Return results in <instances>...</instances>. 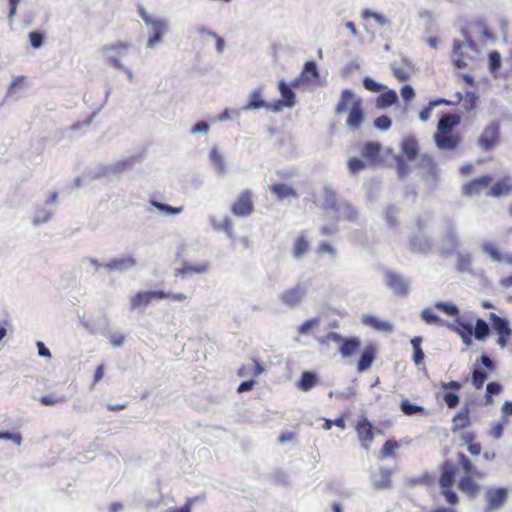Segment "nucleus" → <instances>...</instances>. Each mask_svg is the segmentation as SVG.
Returning a JSON list of instances; mask_svg holds the SVG:
<instances>
[{
  "label": "nucleus",
  "instance_id": "obj_8",
  "mask_svg": "<svg viewBox=\"0 0 512 512\" xmlns=\"http://www.w3.org/2000/svg\"><path fill=\"white\" fill-rule=\"evenodd\" d=\"M307 294V288L303 283H298L295 286L284 291L280 296L282 304L289 308L298 306Z\"/></svg>",
  "mask_w": 512,
  "mask_h": 512
},
{
  "label": "nucleus",
  "instance_id": "obj_35",
  "mask_svg": "<svg viewBox=\"0 0 512 512\" xmlns=\"http://www.w3.org/2000/svg\"><path fill=\"white\" fill-rule=\"evenodd\" d=\"M54 212V209L47 206L37 207L32 215L33 224L37 225L50 221Z\"/></svg>",
  "mask_w": 512,
  "mask_h": 512
},
{
  "label": "nucleus",
  "instance_id": "obj_49",
  "mask_svg": "<svg viewBox=\"0 0 512 512\" xmlns=\"http://www.w3.org/2000/svg\"><path fill=\"white\" fill-rule=\"evenodd\" d=\"M435 308L444 312L445 314L449 315V316H457L459 315V309L458 307L451 303V302H436L435 303Z\"/></svg>",
  "mask_w": 512,
  "mask_h": 512
},
{
  "label": "nucleus",
  "instance_id": "obj_30",
  "mask_svg": "<svg viewBox=\"0 0 512 512\" xmlns=\"http://www.w3.org/2000/svg\"><path fill=\"white\" fill-rule=\"evenodd\" d=\"M418 142L414 137H408L401 144V152L409 161H413L418 155Z\"/></svg>",
  "mask_w": 512,
  "mask_h": 512
},
{
  "label": "nucleus",
  "instance_id": "obj_34",
  "mask_svg": "<svg viewBox=\"0 0 512 512\" xmlns=\"http://www.w3.org/2000/svg\"><path fill=\"white\" fill-rule=\"evenodd\" d=\"M398 102V95L395 90H388L380 94L376 99V107L385 109Z\"/></svg>",
  "mask_w": 512,
  "mask_h": 512
},
{
  "label": "nucleus",
  "instance_id": "obj_37",
  "mask_svg": "<svg viewBox=\"0 0 512 512\" xmlns=\"http://www.w3.org/2000/svg\"><path fill=\"white\" fill-rule=\"evenodd\" d=\"M151 302L150 294L148 292H138L130 299V309H145Z\"/></svg>",
  "mask_w": 512,
  "mask_h": 512
},
{
  "label": "nucleus",
  "instance_id": "obj_45",
  "mask_svg": "<svg viewBox=\"0 0 512 512\" xmlns=\"http://www.w3.org/2000/svg\"><path fill=\"white\" fill-rule=\"evenodd\" d=\"M151 205L153 207H155L157 210H159L160 212L164 213L165 215H168V216H175V215H179L181 212H182V207H173V206H170L168 204H164V203H161V202H158L156 200H152L151 201Z\"/></svg>",
  "mask_w": 512,
  "mask_h": 512
},
{
  "label": "nucleus",
  "instance_id": "obj_2",
  "mask_svg": "<svg viewBox=\"0 0 512 512\" xmlns=\"http://www.w3.org/2000/svg\"><path fill=\"white\" fill-rule=\"evenodd\" d=\"M131 45L126 41H113L106 43L99 48V54L103 57L104 63L114 69L122 68V57L130 49Z\"/></svg>",
  "mask_w": 512,
  "mask_h": 512
},
{
  "label": "nucleus",
  "instance_id": "obj_32",
  "mask_svg": "<svg viewBox=\"0 0 512 512\" xmlns=\"http://www.w3.org/2000/svg\"><path fill=\"white\" fill-rule=\"evenodd\" d=\"M309 242L306 237L301 233L292 245V255L295 260H300L309 250Z\"/></svg>",
  "mask_w": 512,
  "mask_h": 512
},
{
  "label": "nucleus",
  "instance_id": "obj_44",
  "mask_svg": "<svg viewBox=\"0 0 512 512\" xmlns=\"http://www.w3.org/2000/svg\"><path fill=\"white\" fill-rule=\"evenodd\" d=\"M482 251L485 255L489 256L494 262L502 263L504 254H502L494 245L489 242H484L481 245Z\"/></svg>",
  "mask_w": 512,
  "mask_h": 512
},
{
  "label": "nucleus",
  "instance_id": "obj_21",
  "mask_svg": "<svg viewBox=\"0 0 512 512\" xmlns=\"http://www.w3.org/2000/svg\"><path fill=\"white\" fill-rule=\"evenodd\" d=\"M364 121V113L359 100L353 103L347 119V126L352 130H357Z\"/></svg>",
  "mask_w": 512,
  "mask_h": 512
},
{
  "label": "nucleus",
  "instance_id": "obj_23",
  "mask_svg": "<svg viewBox=\"0 0 512 512\" xmlns=\"http://www.w3.org/2000/svg\"><path fill=\"white\" fill-rule=\"evenodd\" d=\"M264 86L260 85L252 90L249 96V102L242 108L245 111L257 110L266 106V101L262 99Z\"/></svg>",
  "mask_w": 512,
  "mask_h": 512
},
{
  "label": "nucleus",
  "instance_id": "obj_4",
  "mask_svg": "<svg viewBox=\"0 0 512 512\" xmlns=\"http://www.w3.org/2000/svg\"><path fill=\"white\" fill-rule=\"evenodd\" d=\"M457 227L451 221H446L441 236L440 250L443 255H452L460 247Z\"/></svg>",
  "mask_w": 512,
  "mask_h": 512
},
{
  "label": "nucleus",
  "instance_id": "obj_5",
  "mask_svg": "<svg viewBox=\"0 0 512 512\" xmlns=\"http://www.w3.org/2000/svg\"><path fill=\"white\" fill-rule=\"evenodd\" d=\"M509 489L505 487H489L485 491L486 506L483 512H497L507 503Z\"/></svg>",
  "mask_w": 512,
  "mask_h": 512
},
{
  "label": "nucleus",
  "instance_id": "obj_62",
  "mask_svg": "<svg viewBox=\"0 0 512 512\" xmlns=\"http://www.w3.org/2000/svg\"><path fill=\"white\" fill-rule=\"evenodd\" d=\"M396 164H397V173L399 177L403 178L408 175L409 173V166L404 161L403 157L401 155H397L395 157Z\"/></svg>",
  "mask_w": 512,
  "mask_h": 512
},
{
  "label": "nucleus",
  "instance_id": "obj_1",
  "mask_svg": "<svg viewBox=\"0 0 512 512\" xmlns=\"http://www.w3.org/2000/svg\"><path fill=\"white\" fill-rule=\"evenodd\" d=\"M316 340L320 345H328L329 342L338 344L339 353L342 358L351 357L361 346V341L358 337L344 338L336 332H329L325 336L317 337Z\"/></svg>",
  "mask_w": 512,
  "mask_h": 512
},
{
  "label": "nucleus",
  "instance_id": "obj_63",
  "mask_svg": "<svg viewBox=\"0 0 512 512\" xmlns=\"http://www.w3.org/2000/svg\"><path fill=\"white\" fill-rule=\"evenodd\" d=\"M478 97L474 92L467 91L465 93L464 108L467 111L473 110L476 107Z\"/></svg>",
  "mask_w": 512,
  "mask_h": 512
},
{
  "label": "nucleus",
  "instance_id": "obj_12",
  "mask_svg": "<svg viewBox=\"0 0 512 512\" xmlns=\"http://www.w3.org/2000/svg\"><path fill=\"white\" fill-rule=\"evenodd\" d=\"M137 265V261L132 256L111 259L104 264V268L108 271L126 272L133 269Z\"/></svg>",
  "mask_w": 512,
  "mask_h": 512
},
{
  "label": "nucleus",
  "instance_id": "obj_20",
  "mask_svg": "<svg viewBox=\"0 0 512 512\" xmlns=\"http://www.w3.org/2000/svg\"><path fill=\"white\" fill-rule=\"evenodd\" d=\"M380 148L378 142H367L361 148V155L370 165H375L381 162Z\"/></svg>",
  "mask_w": 512,
  "mask_h": 512
},
{
  "label": "nucleus",
  "instance_id": "obj_53",
  "mask_svg": "<svg viewBox=\"0 0 512 512\" xmlns=\"http://www.w3.org/2000/svg\"><path fill=\"white\" fill-rule=\"evenodd\" d=\"M488 375L480 369H474L472 373V384L476 389L482 388L484 382L487 380Z\"/></svg>",
  "mask_w": 512,
  "mask_h": 512
},
{
  "label": "nucleus",
  "instance_id": "obj_19",
  "mask_svg": "<svg viewBox=\"0 0 512 512\" xmlns=\"http://www.w3.org/2000/svg\"><path fill=\"white\" fill-rule=\"evenodd\" d=\"M361 322L364 325L372 327L376 331L383 333H392L394 328L390 322L381 320L371 314L362 315Z\"/></svg>",
  "mask_w": 512,
  "mask_h": 512
},
{
  "label": "nucleus",
  "instance_id": "obj_47",
  "mask_svg": "<svg viewBox=\"0 0 512 512\" xmlns=\"http://www.w3.org/2000/svg\"><path fill=\"white\" fill-rule=\"evenodd\" d=\"M353 93L349 89H344L341 93L340 102L336 106V113L340 114L348 109V103L352 100Z\"/></svg>",
  "mask_w": 512,
  "mask_h": 512
},
{
  "label": "nucleus",
  "instance_id": "obj_7",
  "mask_svg": "<svg viewBox=\"0 0 512 512\" xmlns=\"http://www.w3.org/2000/svg\"><path fill=\"white\" fill-rule=\"evenodd\" d=\"M500 125L498 122H491L482 131L478 138V145L485 151L492 150L499 141Z\"/></svg>",
  "mask_w": 512,
  "mask_h": 512
},
{
  "label": "nucleus",
  "instance_id": "obj_11",
  "mask_svg": "<svg viewBox=\"0 0 512 512\" xmlns=\"http://www.w3.org/2000/svg\"><path fill=\"white\" fill-rule=\"evenodd\" d=\"M447 327L456 332L466 346L472 344L473 326L471 323L464 322L460 317H457L455 323L447 324Z\"/></svg>",
  "mask_w": 512,
  "mask_h": 512
},
{
  "label": "nucleus",
  "instance_id": "obj_54",
  "mask_svg": "<svg viewBox=\"0 0 512 512\" xmlns=\"http://www.w3.org/2000/svg\"><path fill=\"white\" fill-rule=\"evenodd\" d=\"M310 76H312L313 78H317L319 76L317 65L313 61L306 62L302 72V77L305 78L306 80H310Z\"/></svg>",
  "mask_w": 512,
  "mask_h": 512
},
{
  "label": "nucleus",
  "instance_id": "obj_17",
  "mask_svg": "<svg viewBox=\"0 0 512 512\" xmlns=\"http://www.w3.org/2000/svg\"><path fill=\"white\" fill-rule=\"evenodd\" d=\"M492 181L491 176H481L463 186V194L467 196L477 195L486 189Z\"/></svg>",
  "mask_w": 512,
  "mask_h": 512
},
{
  "label": "nucleus",
  "instance_id": "obj_14",
  "mask_svg": "<svg viewBox=\"0 0 512 512\" xmlns=\"http://www.w3.org/2000/svg\"><path fill=\"white\" fill-rule=\"evenodd\" d=\"M372 430V424L367 419L359 421L356 425L357 435L364 449H368L374 439Z\"/></svg>",
  "mask_w": 512,
  "mask_h": 512
},
{
  "label": "nucleus",
  "instance_id": "obj_57",
  "mask_svg": "<svg viewBox=\"0 0 512 512\" xmlns=\"http://www.w3.org/2000/svg\"><path fill=\"white\" fill-rule=\"evenodd\" d=\"M363 86L365 87L366 90L371 92H380L386 88L383 84L376 82L369 76L364 77Z\"/></svg>",
  "mask_w": 512,
  "mask_h": 512
},
{
  "label": "nucleus",
  "instance_id": "obj_9",
  "mask_svg": "<svg viewBox=\"0 0 512 512\" xmlns=\"http://www.w3.org/2000/svg\"><path fill=\"white\" fill-rule=\"evenodd\" d=\"M252 192L250 190L243 191L233 203L231 211L235 216L246 217L253 212V204L251 201Z\"/></svg>",
  "mask_w": 512,
  "mask_h": 512
},
{
  "label": "nucleus",
  "instance_id": "obj_61",
  "mask_svg": "<svg viewBox=\"0 0 512 512\" xmlns=\"http://www.w3.org/2000/svg\"><path fill=\"white\" fill-rule=\"evenodd\" d=\"M66 401L64 396L47 395L40 398V403L44 406H53Z\"/></svg>",
  "mask_w": 512,
  "mask_h": 512
},
{
  "label": "nucleus",
  "instance_id": "obj_10",
  "mask_svg": "<svg viewBox=\"0 0 512 512\" xmlns=\"http://www.w3.org/2000/svg\"><path fill=\"white\" fill-rule=\"evenodd\" d=\"M386 284L398 296H405L409 292L410 282L398 273L388 271Z\"/></svg>",
  "mask_w": 512,
  "mask_h": 512
},
{
  "label": "nucleus",
  "instance_id": "obj_6",
  "mask_svg": "<svg viewBox=\"0 0 512 512\" xmlns=\"http://www.w3.org/2000/svg\"><path fill=\"white\" fill-rule=\"evenodd\" d=\"M489 320L492 322L494 331L498 334L497 343L501 348H505L508 343V338L512 334L509 321L506 318H502L495 313H489Z\"/></svg>",
  "mask_w": 512,
  "mask_h": 512
},
{
  "label": "nucleus",
  "instance_id": "obj_42",
  "mask_svg": "<svg viewBox=\"0 0 512 512\" xmlns=\"http://www.w3.org/2000/svg\"><path fill=\"white\" fill-rule=\"evenodd\" d=\"M458 463L463 469L465 475H475L480 477L482 474L473 466L470 459L463 453H458Z\"/></svg>",
  "mask_w": 512,
  "mask_h": 512
},
{
  "label": "nucleus",
  "instance_id": "obj_13",
  "mask_svg": "<svg viewBox=\"0 0 512 512\" xmlns=\"http://www.w3.org/2000/svg\"><path fill=\"white\" fill-rule=\"evenodd\" d=\"M433 138L436 147L443 151H452L456 149L461 142V137L458 134H434Z\"/></svg>",
  "mask_w": 512,
  "mask_h": 512
},
{
  "label": "nucleus",
  "instance_id": "obj_28",
  "mask_svg": "<svg viewBox=\"0 0 512 512\" xmlns=\"http://www.w3.org/2000/svg\"><path fill=\"white\" fill-rule=\"evenodd\" d=\"M475 475H465L458 481V489L470 495L471 497H475L479 492V485L473 480Z\"/></svg>",
  "mask_w": 512,
  "mask_h": 512
},
{
  "label": "nucleus",
  "instance_id": "obj_3",
  "mask_svg": "<svg viewBox=\"0 0 512 512\" xmlns=\"http://www.w3.org/2000/svg\"><path fill=\"white\" fill-rule=\"evenodd\" d=\"M138 12L144 23L151 26L153 32L146 42V48L154 49L162 42L168 30V22L165 19L153 18L142 6L139 7Z\"/></svg>",
  "mask_w": 512,
  "mask_h": 512
},
{
  "label": "nucleus",
  "instance_id": "obj_26",
  "mask_svg": "<svg viewBox=\"0 0 512 512\" xmlns=\"http://www.w3.org/2000/svg\"><path fill=\"white\" fill-rule=\"evenodd\" d=\"M511 190L512 178L507 176L496 182L488 191L487 195L492 197L506 196L510 193Z\"/></svg>",
  "mask_w": 512,
  "mask_h": 512
},
{
  "label": "nucleus",
  "instance_id": "obj_25",
  "mask_svg": "<svg viewBox=\"0 0 512 512\" xmlns=\"http://www.w3.org/2000/svg\"><path fill=\"white\" fill-rule=\"evenodd\" d=\"M392 471L387 468H380L379 473L374 476L372 486L376 490H385L391 488Z\"/></svg>",
  "mask_w": 512,
  "mask_h": 512
},
{
  "label": "nucleus",
  "instance_id": "obj_15",
  "mask_svg": "<svg viewBox=\"0 0 512 512\" xmlns=\"http://www.w3.org/2000/svg\"><path fill=\"white\" fill-rule=\"evenodd\" d=\"M461 122V118L457 114H444L438 121L437 131L435 134H452L453 128L457 127Z\"/></svg>",
  "mask_w": 512,
  "mask_h": 512
},
{
  "label": "nucleus",
  "instance_id": "obj_38",
  "mask_svg": "<svg viewBox=\"0 0 512 512\" xmlns=\"http://www.w3.org/2000/svg\"><path fill=\"white\" fill-rule=\"evenodd\" d=\"M209 270V263L202 262L196 265L184 264L182 268L178 270V274L181 276L192 275V274H204Z\"/></svg>",
  "mask_w": 512,
  "mask_h": 512
},
{
  "label": "nucleus",
  "instance_id": "obj_48",
  "mask_svg": "<svg viewBox=\"0 0 512 512\" xmlns=\"http://www.w3.org/2000/svg\"><path fill=\"white\" fill-rule=\"evenodd\" d=\"M356 395V387L354 385L347 387L342 391H330L328 396L330 398L336 397L340 400H348Z\"/></svg>",
  "mask_w": 512,
  "mask_h": 512
},
{
  "label": "nucleus",
  "instance_id": "obj_52",
  "mask_svg": "<svg viewBox=\"0 0 512 512\" xmlns=\"http://www.w3.org/2000/svg\"><path fill=\"white\" fill-rule=\"evenodd\" d=\"M319 324L320 319L318 317L308 319L299 326L298 333L301 335H308L311 330L317 327Z\"/></svg>",
  "mask_w": 512,
  "mask_h": 512
},
{
  "label": "nucleus",
  "instance_id": "obj_36",
  "mask_svg": "<svg viewBox=\"0 0 512 512\" xmlns=\"http://www.w3.org/2000/svg\"><path fill=\"white\" fill-rule=\"evenodd\" d=\"M278 89L282 97L281 100L286 105V108H293L296 102L295 93L292 91V89L283 80L279 82Z\"/></svg>",
  "mask_w": 512,
  "mask_h": 512
},
{
  "label": "nucleus",
  "instance_id": "obj_64",
  "mask_svg": "<svg viewBox=\"0 0 512 512\" xmlns=\"http://www.w3.org/2000/svg\"><path fill=\"white\" fill-rule=\"evenodd\" d=\"M391 125H392L391 119L385 115L376 118L374 121L375 128H377L378 130H382V131L388 130L391 127Z\"/></svg>",
  "mask_w": 512,
  "mask_h": 512
},
{
  "label": "nucleus",
  "instance_id": "obj_50",
  "mask_svg": "<svg viewBox=\"0 0 512 512\" xmlns=\"http://www.w3.org/2000/svg\"><path fill=\"white\" fill-rule=\"evenodd\" d=\"M400 409L407 416H412L416 413L423 412L424 410L422 406L412 404L408 400H403L401 402Z\"/></svg>",
  "mask_w": 512,
  "mask_h": 512
},
{
  "label": "nucleus",
  "instance_id": "obj_27",
  "mask_svg": "<svg viewBox=\"0 0 512 512\" xmlns=\"http://www.w3.org/2000/svg\"><path fill=\"white\" fill-rule=\"evenodd\" d=\"M455 482V467L452 463L445 461L442 465V472L439 478L441 488H451Z\"/></svg>",
  "mask_w": 512,
  "mask_h": 512
},
{
  "label": "nucleus",
  "instance_id": "obj_33",
  "mask_svg": "<svg viewBox=\"0 0 512 512\" xmlns=\"http://www.w3.org/2000/svg\"><path fill=\"white\" fill-rule=\"evenodd\" d=\"M334 213L338 216V218L346 219L349 221L356 220L358 215L356 209L351 204L345 201L339 202V205L334 211Z\"/></svg>",
  "mask_w": 512,
  "mask_h": 512
},
{
  "label": "nucleus",
  "instance_id": "obj_29",
  "mask_svg": "<svg viewBox=\"0 0 512 512\" xmlns=\"http://www.w3.org/2000/svg\"><path fill=\"white\" fill-rule=\"evenodd\" d=\"M318 380L316 373L304 371L297 382V387L303 392H308L318 384Z\"/></svg>",
  "mask_w": 512,
  "mask_h": 512
},
{
  "label": "nucleus",
  "instance_id": "obj_41",
  "mask_svg": "<svg viewBox=\"0 0 512 512\" xmlns=\"http://www.w3.org/2000/svg\"><path fill=\"white\" fill-rule=\"evenodd\" d=\"M323 193H324V202H323L324 209L334 212L339 205V203H337L335 191L331 187L325 186Z\"/></svg>",
  "mask_w": 512,
  "mask_h": 512
},
{
  "label": "nucleus",
  "instance_id": "obj_60",
  "mask_svg": "<svg viewBox=\"0 0 512 512\" xmlns=\"http://www.w3.org/2000/svg\"><path fill=\"white\" fill-rule=\"evenodd\" d=\"M30 44L33 48L39 49L43 45L44 35L41 32L33 31L29 35Z\"/></svg>",
  "mask_w": 512,
  "mask_h": 512
},
{
  "label": "nucleus",
  "instance_id": "obj_59",
  "mask_svg": "<svg viewBox=\"0 0 512 512\" xmlns=\"http://www.w3.org/2000/svg\"><path fill=\"white\" fill-rule=\"evenodd\" d=\"M361 16L363 19L373 18L381 26H384L387 23V20L384 16L379 13L372 12L369 9H364Z\"/></svg>",
  "mask_w": 512,
  "mask_h": 512
},
{
  "label": "nucleus",
  "instance_id": "obj_18",
  "mask_svg": "<svg viewBox=\"0 0 512 512\" xmlns=\"http://www.w3.org/2000/svg\"><path fill=\"white\" fill-rule=\"evenodd\" d=\"M134 160V157H130L106 165L104 167L103 174L108 177L118 176L124 171L132 168Z\"/></svg>",
  "mask_w": 512,
  "mask_h": 512
},
{
  "label": "nucleus",
  "instance_id": "obj_56",
  "mask_svg": "<svg viewBox=\"0 0 512 512\" xmlns=\"http://www.w3.org/2000/svg\"><path fill=\"white\" fill-rule=\"evenodd\" d=\"M421 318L423 321H425L427 324H435L440 323L443 325V321L433 313L431 308H425L421 311Z\"/></svg>",
  "mask_w": 512,
  "mask_h": 512
},
{
  "label": "nucleus",
  "instance_id": "obj_16",
  "mask_svg": "<svg viewBox=\"0 0 512 512\" xmlns=\"http://www.w3.org/2000/svg\"><path fill=\"white\" fill-rule=\"evenodd\" d=\"M209 222L214 231H222L226 233V235L230 239L235 238V232L233 228V224L231 219L228 216H224L218 219L216 216H209Z\"/></svg>",
  "mask_w": 512,
  "mask_h": 512
},
{
  "label": "nucleus",
  "instance_id": "obj_51",
  "mask_svg": "<svg viewBox=\"0 0 512 512\" xmlns=\"http://www.w3.org/2000/svg\"><path fill=\"white\" fill-rule=\"evenodd\" d=\"M368 164L369 163L365 159L353 157L348 162V168L352 174H357L365 169Z\"/></svg>",
  "mask_w": 512,
  "mask_h": 512
},
{
  "label": "nucleus",
  "instance_id": "obj_58",
  "mask_svg": "<svg viewBox=\"0 0 512 512\" xmlns=\"http://www.w3.org/2000/svg\"><path fill=\"white\" fill-rule=\"evenodd\" d=\"M501 66V55L497 51H492L489 54V71L494 73Z\"/></svg>",
  "mask_w": 512,
  "mask_h": 512
},
{
  "label": "nucleus",
  "instance_id": "obj_55",
  "mask_svg": "<svg viewBox=\"0 0 512 512\" xmlns=\"http://www.w3.org/2000/svg\"><path fill=\"white\" fill-rule=\"evenodd\" d=\"M399 448V444L397 441L393 439H389L385 442L383 445V448L381 450V457H391L393 456L394 452Z\"/></svg>",
  "mask_w": 512,
  "mask_h": 512
},
{
  "label": "nucleus",
  "instance_id": "obj_24",
  "mask_svg": "<svg viewBox=\"0 0 512 512\" xmlns=\"http://www.w3.org/2000/svg\"><path fill=\"white\" fill-rule=\"evenodd\" d=\"M209 160L215 172L219 176H225L227 174L226 162L224 156L219 152L217 147H213L209 153Z\"/></svg>",
  "mask_w": 512,
  "mask_h": 512
},
{
  "label": "nucleus",
  "instance_id": "obj_31",
  "mask_svg": "<svg viewBox=\"0 0 512 512\" xmlns=\"http://www.w3.org/2000/svg\"><path fill=\"white\" fill-rule=\"evenodd\" d=\"M375 359V349L372 346H368L362 352V355L357 363V370L359 373L367 371Z\"/></svg>",
  "mask_w": 512,
  "mask_h": 512
},
{
  "label": "nucleus",
  "instance_id": "obj_46",
  "mask_svg": "<svg viewBox=\"0 0 512 512\" xmlns=\"http://www.w3.org/2000/svg\"><path fill=\"white\" fill-rule=\"evenodd\" d=\"M472 260L469 254L459 255L457 258V268L461 273L473 274Z\"/></svg>",
  "mask_w": 512,
  "mask_h": 512
},
{
  "label": "nucleus",
  "instance_id": "obj_43",
  "mask_svg": "<svg viewBox=\"0 0 512 512\" xmlns=\"http://www.w3.org/2000/svg\"><path fill=\"white\" fill-rule=\"evenodd\" d=\"M462 47H463V44L460 41H458V40H454L453 41V55H452V58H453L455 66L458 69H463V68H465L467 66L466 62L464 61V55L462 53Z\"/></svg>",
  "mask_w": 512,
  "mask_h": 512
},
{
  "label": "nucleus",
  "instance_id": "obj_39",
  "mask_svg": "<svg viewBox=\"0 0 512 512\" xmlns=\"http://www.w3.org/2000/svg\"><path fill=\"white\" fill-rule=\"evenodd\" d=\"M491 333L489 324L482 318L476 319L473 335L478 341H485Z\"/></svg>",
  "mask_w": 512,
  "mask_h": 512
},
{
  "label": "nucleus",
  "instance_id": "obj_22",
  "mask_svg": "<svg viewBox=\"0 0 512 512\" xmlns=\"http://www.w3.org/2000/svg\"><path fill=\"white\" fill-rule=\"evenodd\" d=\"M419 167L424 171V177L427 181H435L437 177V164L435 160L429 155H422L419 162Z\"/></svg>",
  "mask_w": 512,
  "mask_h": 512
},
{
  "label": "nucleus",
  "instance_id": "obj_40",
  "mask_svg": "<svg viewBox=\"0 0 512 512\" xmlns=\"http://www.w3.org/2000/svg\"><path fill=\"white\" fill-rule=\"evenodd\" d=\"M273 193L277 196L279 200H283L286 198H295L297 197L296 191L284 183H277L272 186Z\"/></svg>",
  "mask_w": 512,
  "mask_h": 512
}]
</instances>
